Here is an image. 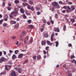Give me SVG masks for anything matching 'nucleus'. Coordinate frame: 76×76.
Instances as JSON below:
<instances>
[{
    "mask_svg": "<svg viewBox=\"0 0 76 76\" xmlns=\"http://www.w3.org/2000/svg\"><path fill=\"white\" fill-rule=\"evenodd\" d=\"M54 31L55 32H59V28H55Z\"/></svg>",
    "mask_w": 76,
    "mask_h": 76,
    "instance_id": "12",
    "label": "nucleus"
},
{
    "mask_svg": "<svg viewBox=\"0 0 76 76\" xmlns=\"http://www.w3.org/2000/svg\"><path fill=\"white\" fill-rule=\"evenodd\" d=\"M3 20H0V25H1L2 24V23L3 22Z\"/></svg>",
    "mask_w": 76,
    "mask_h": 76,
    "instance_id": "33",
    "label": "nucleus"
},
{
    "mask_svg": "<svg viewBox=\"0 0 76 76\" xmlns=\"http://www.w3.org/2000/svg\"><path fill=\"white\" fill-rule=\"evenodd\" d=\"M59 3L60 4H63V2L61 1H60L59 2Z\"/></svg>",
    "mask_w": 76,
    "mask_h": 76,
    "instance_id": "60",
    "label": "nucleus"
},
{
    "mask_svg": "<svg viewBox=\"0 0 76 76\" xmlns=\"http://www.w3.org/2000/svg\"><path fill=\"white\" fill-rule=\"evenodd\" d=\"M26 39L28 40L29 39V36H26Z\"/></svg>",
    "mask_w": 76,
    "mask_h": 76,
    "instance_id": "49",
    "label": "nucleus"
},
{
    "mask_svg": "<svg viewBox=\"0 0 76 76\" xmlns=\"http://www.w3.org/2000/svg\"><path fill=\"white\" fill-rule=\"evenodd\" d=\"M24 44H27V43L28 42V40H27L26 39H24Z\"/></svg>",
    "mask_w": 76,
    "mask_h": 76,
    "instance_id": "16",
    "label": "nucleus"
},
{
    "mask_svg": "<svg viewBox=\"0 0 76 76\" xmlns=\"http://www.w3.org/2000/svg\"><path fill=\"white\" fill-rule=\"evenodd\" d=\"M42 45H46V40H44L41 42Z\"/></svg>",
    "mask_w": 76,
    "mask_h": 76,
    "instance_id": "6",
    "label": "nucleus"
},
{
    "mask_svg": "<svg viewBox=\"0 0 76 76\" xmlns=\"http://www.w3.org/2000/svg\"><path fill=\"white\" fill-rule=\"evenodd\" d=\"M20 11L21 13H25V10H24V9L23 8L20 9Z\"/></svg>",
    "mask_w": 76,
    "mask_h": 76,
    "instance_id": "13",
    "label": "nucleus"
},
{
    "mask_svg": "<svg viewBox=\"0 0 76 76\" xmlns=\"http://www.w3.org/2000/svg\"><path fill=\"white\" fill-rule=\"evenodd\" d=\"M67 9L69 10H70L71 9V8L69 7V6H67Z\"/></svg>",
    "mask_w": 76,
    "mask_h": 76,
    "instance_id": "53",
    "label": "nucleus"
},
{
    "mask_svg": "<svg viewBox=\"0 0 76 76\" xmlns=\"http://www.w3.org/2000/svg\"><path fill=\"white\" fill-rule=\"evenodd\" d=\"M17 7L18 8H20V6L18 5H17Z\"/></svg>",
    "mask_w": 76,
    "mask_h": 76,
    "instance_id": "62",
    "label": "nucleus"
},
{
    "mask_svg": "<svg viewBox=\"0 0 76 76\" xmlns=\"http://www.w3.org/2000/svg\"><path fill=\"white\" fill-rule=\"evenodd\" d=\"M31 10H34V7H32L31 8Z\"/></svg>",
    "mask_w": 76,
    "mask_h": 76,
    "instance_id": "54",
    "label": "nucleus"
},
{
    "mask_svg": "<svg viewBox=\"0 0 76 76\" xmlns=\"http://www.w3.org/2000/svg\"><path fill=\"white\" fill-rule=\"evenodd\" d=\"M40 6L39 5H38L37 6H36V8L37 9V10H40Z\"/></svg>",
    "mask_w": 76,
    "mask_h": 76,
    "instance_id": "11",
    "label": "nucleus"
},
{
    "mask_svg": "<svg viewBox=\"0 0 76 76\" xmlns=\"http://www.w3.org/2000/svg\"><path fill=\"white\" fill-rule=\"evenodd\" d=\"M27 22L28 23H31L32 22V21L30 20H28Z\"/></svg>",
    "mask_w": 76,
    "mask_h": 76,
    "instance_id": "32",
    "label": "nucleus"
},
{
    "mask_svg": "<svg viewBox=\"0 0 76 76\" xmlns=\"http://www.w3.org/2000/svg\"><path fill=\"white\" fill-rule=\"evenodd\" d=\"M75 59H73L72 60V63H75Z\"/></svg>",
    "mask_w": 76,
    "mask_h": 76,
    "instance_id": "61",
    "label": "nucleus"
},
{
    "mask_svg": "<svg viewBox=\"0 0 76 76\" xmlns=\"http://www.w3.org/2000/svg\"><path fill=\"white\" fill-rule=\"evenodd\" d=\"M44 30V29H43V28H42L40 29V31L41 32H42Z\"/></svg>",
    "mask_w": 76,
    "mask_h": 76,
    "instance_id": "57",
    "label": "nucleus"
},
{
    "mask_svg": "<svg viewBox=\"0 0 76 76\" xmlns=\"http://www.w3.org/2000/svg\"><path fill=\"white\" fill-rule=\"evenodd\" d=\"M29 4H33V2H32L31 1H29Z\"/></svg>",
    "mask_w": 76,
    "mask_h": 76,
    "instance_id": "34",
    "label": "nucleus"
},
{
    "mask_svg": "<svg viewBox=\"0 0 76 76\" xmlns=\"http://www.w3.org/2000/svg\"><path fill=\"white\" fill-rule=\"evenodd\" d=\"M43 53L44 54H46L47 52H46V51L45 50H43Z\"/></svg>",
    "mask_w": 76,
    "mask_h": 76,
    "instance_id": "52",
    "label": "nucleus"
},
{
    "mask_svg": "<svg viewBox=\"0 0 76 76\" xmlns=\"http://www.w3.org/2000/svg\"><path fill=\"white\" fill-rule=\"evenodd\" d=\"M7 9L8 10H11V8L9 7H7Z\"/></svg>",
    "mask_w": 76,
    "mask_h": 76,
    "instance_id": "43",
    "label": "nucleus"
},
{
    "mask_svg": "<svg viewBox=\"0 0 76 76\" xmlns=\"http://www.w3.org/2000/svg\"><path fill=\"white\" fill-rule=\"evenodd\" d=\"M71 7L72 10H75V6L74 5L72 6Z\"/></svg>",
    "mask_w": 76,
    "mask_h": 76,
    "instance_id": "20",
    "label": "nucleus"
},
{
    "mask_svg": "<svg viewBox=\"0 0 76 76\" xmlns=\"http://www.w3.org/2000/svg\"><path fill=\"white\" fill-rule=\"evenodd\" d=\"M70 20L72 22V23H73L75 22V19L74 18H71Z\"/></svg>",
    "mask_w": 76,
    "mask_h": 76,
    "instance_id": "26",
    "label": "nucleus"
},
{
    "mask_svg": "<svg viewBox=\"0 0 76 76\" xmlns=\"http://www.w3.org/2000/svg\"><path fill=\"white\" fill-rule=\"evenodd\" d=\"M71 59H72V58H75V56H74V55H72L71 56Z\"/></svg>",
    "mask_w": 76,
    "mask_h": 76,
    "instance_id": "35",
    "label": "nucleus"
},
{
    "mask_svg": "<svg viewBox=\"0 0 76 76\" xmlns=\"http://www.w3.org/2000/svg\"><path fill=\"white\" fill-rule=\"evenodd\" d=\"M54 34L53 33L51 35V38H54Z\"/></svg>",
    "mask_w": 76,
    "mask_h": 76,
    "instance_id": "36",
    "label": "nucleus"
},
{
    "mask_svg": "<svg viewBox=\"0 0 76 76\" xmlns=\"http://www.w3.org/2000/svg\"><path fill=\"white\" fill-rule=\"evenodd\" d=\"M16 37L15 36H13L12 37V39H16Z\"/></svg>",
    "mask_w": 76,
    "mask_h": 76,
    "instance_id": "40",
    "label": "nucleus"
},
{
    "mask_svg": "<svg viewBox=\"0 0 76 76\" xmlns=\"http://www.w3.org/2000/svg\"><path fill=\"white\" fill-rule=\"evenodd\" d=\"M22 34H20V38H22V37H25V34H26V32L25 31H23L22 32Z\"/></svg>",
    "mask_w": 76,
    "mask_h": 76,
    "instance_id": "4",
    "label": "nucleus"
},
{
    "mask_svg": "<svg viewBox=\"0 0 76 76\" xmlns=\"http://www.w3.org/2000/svg\"><path fill=\"white\" fill-rule=\"evenodd\" d=\"M18 27H19V25L18 24L15 25L14 26V28H15V29L18 28Z\"/></svg>",
    "mask_w": 76,
    "mask_h": 76,
    "instance_id": "19",
    "label": "nucleus"
},
{
    "mask_svg": "<svg viewBox=\"0 0 76 76\" xmlns=\"http://www.w3.org/2000/svg\"><path fill=\"white\" fill-rule=\"evenodd\" d=\"M37 60H39V59H41V56H40V55H38V56H37Z\"/></svg>",
    "mask_w": 76,
    "mask_h": 76,
    "instance_id": "24",
    "label": "nucleus"
},
{
    "mask_svg": "<svg viewBox=\"0 0 76 76\" xmlns=\"http://www.w3.org/2000/svg\"><path fill=\"white\" fill-rule=\"evenodd\" d=\"M52 4L55 7V9H60V6L57 2L54 1L52 3Z\"/></svg>",
    "mask_w": 76,
    "mask_h": 76,
    "instance_id": "2",
    "label": "nucleus"
},
{
    "mask_svg": "<svg viewBox=\"0 0 76 76\" xmlns=\"http://www.w3.org/2000/svg\"><path fill=\"white\" fill-rule=\"evenodd\" d=\"M66 12V10H64L62 11V12L63 13H65V12Z\"/></svg>",
    "mask_w": 76,
    "mask_h": 76,
    "instance_id": "55",
    "label": "nucleus"
},
{
    "mask_svg": "<svg viewBox=\"0 0 76 76\" xmlns=\"http://www.w3.org/2000/svg\"><path fill=\"white\" fill-rule=\"evenodd\" d=\"M43 36H44V37L45 38H47V37H48V33H44V34H43Z\"/></svg>",
    "mask_w": 76,
    "mask_h": 76,
    "instance_id": "14",
    "label": "nucleus"
},
{
    "mask_svg": "<svg viewBox=\"0 0 76 76\" xmlns=\"http://www.w3.org/2000/svg\"><path fill=\"white\" fill-rule=\"evenodd\" d=\"M46 42L48 45H50V46H51L52 45H53V43H51V42H50V41L48 40Z\"/></svg>",
    "mask_w": 76,
    "mask_h": 76,
    "instance_id": "8",
    "label": "nucleus"
},
{
    "mask_svg": "<svg viewBox=\"0 0 76 76\" xmlns=\"http://www.w3.org/2000/svg\"><path fill=\"white\" fill-rule=\"evenodd\" d=\"M66 11L67 12V13H69V12H70V11L69 10H66Z\"/></svg>",
    "mask_w": 76,
    "mask_h": 76,
    "instance_id": "59",
    "label": "nucleus"
},
{
    "mask_svg": "<svg viewBox=\"0 0 76 76\" xmlns=\"http://www.w3.org/2000/svg\"><path fill=\"white\" fill-rule=\"evenodd\" d=\"M49 49V47L48 46H47L45 48V50H47V51H48Z\"/></svg>",
    "mask_w": 76,
    "mask_h": 76,
    "instance_id": "38",
    "label": "nucleus"
},
{
    "mask_svg": "<svg viewBox=\"0 0 76 76\" xmlns=\"http://www.w3.org/2000/svg\"><path fill=\"white\" fill-rule=\"evenodd\" d=\"M69 45V47H72V44L69 43V44L68 45Z\"/></svg>",
    "mask_w": 76,
    "mask_h": 76,
    "instance_id": "56",
    "label": "nucleus"
},
{
    "mask_svg": "<svg viewBox=\"0 0 76 76\" xmlns=\"http://www.w3.org/2000/svg\"><path fill=\"white\" fill-rule=\"evenodd\" d=\"M3 52H4V55H6V52L5 51H3Z\"/></svg>",
    "mask_w": 76,
    "mask_h": 76,
    "instance_id": "63",
    "label": "nucleus"
},
{
    "mask_svg": "<svg viewBox=\"0 0 76 76\" xmlns=\"http://www.w3.org/2000/svg\"><path fill=\"white\" fill-rule=\"evenodd\" d=\"M7 61V59L4 57H2L0 58V63H2L3 62L6 61Z\"/></svg>",
    "mask_w": 76,
    "mask_h": 76,
    "instance_id": "3",
    "label": "nucleus"
},
{
    "mask_svg": "<svg viewBox=\"0 0 76 76\" xmlns=\"http://www.w3.org/2000/svg\"><path fill=\"white\" fill-rule=\"evenodd\" d=\"M28 28H31V29H32V28H34V26L32 25H30L28 26Z\"/></svg>",
    "mask_w": 76,
    "mask_h": 76,
    "instance_id": "25",
    "label": "nucleus"
},
{
    "mask_svg": "<svg viewBox=\"0 0 76 76\" xmlns=\"http://www.w3.org/2000/svg\"><path fill=\"white\" fill-rule=\"evenodd\" d=\"M73 4V2H72L69 1L68 2V4H69L70 5L71 4Z\"/></svg>",
    "mask_w": 76,
    "mask_h": 76,
    "instance_id": "37",
    "label": "nucleus"
},
{
    "mask_svg": "<svg viewBox=\"0 0 76 76\" xmlns=\"http://www.w3.org/2000/svg\"><path fill=\"white\" fill-rule=\"evenodd\" d=\"M3 26L4 27H6L7 26V23H4L3 24Z\"/></svg>",
    "mask_w": 76,
    "mask_h": 76,
    "instance_id": "17",
    "label": "nucleus"
},
{
    "mask_svg": "<svg viewBox=\"0 0 76 76\" xmlns=\"http://www.w3.org/2000/svg\"><path fill=\"white\" fill-rule=\"evenodd\" d=\"M18 15H19V14L18 12L17 11H13L11 13V14L10 15V18H14L13 16H15V17H16V16Z\"/></svg>",
    "mask_w": 76,
    "mask_h": 76,
    "instance_id": "1",
    "label": "nucleus"
},
{
    "mask_svg": "<svg viewBox=\"0 0 76 76\" xmlns=\"http://www.w3.org/2000/svg\"><path fill=\"white\" fill-rule=\"evenodd\" d=\"M23 19H26V16H25V15L24 14H23Z\"/></svg>",
    "mask_w": 76,
    "mask_h": 76,
    "instance_id": "27",
    "label": "nucleus"
},
{
    "mask_svg": "<svg viewBox=\"0 0 76 76\" xmlns=\"http://www.w3.org/2000/svg\"><path fill=\"white\" fill-rule=\"evenodd\" d=\"M18 50H16L15 51V54H17L18 53V52H19Z\"/></svg>",
    "mask_w": 76,
    "mask_h": 76,
    "instance_id": "29",
    "label": "nucleus"
},
{
    "mask_svg": "<svg viewBox=\"0 0 76 76\" xmlns=\"http://www.w3.org/2000/svg\"><path fill=\"white\" fill-rule=\"evenodd\" d=\"M7 19H8V17L7 16L6 18L4 19V21H7Z\"/></svg>",
    "mask_w": 76,
    "mask_h": 76,
    "instance_id": "30",
    "label": "nucleus"
},
{
    "mask_svg": "<svg viewBox=\"0 0 76 76\" xmlns=\"http://www.w3.org/2000/svg\"><path fill=\"white\" fill-rule=\"evenodd\" d=\"M71 72V71L70 70H68L67 72H66V73H68V74H69V73H70Z\"/></svg>",
    "mask_w": 76,
    "mask_h": 76,
    "instance_id": "46",
    "label": "nucleus"
},
{
    "mask_svg": "<svg viewBox=\"0 0 76 76\" xmlns=\"http://www.w3.org/2000/svg\"><path fill=\"white\" fill-rule=\"evenodd\" d=\"M2 6H3L4 7L5 6V2H4L2 3Z\"/></svg>",
    "mask_w": 76,
    "mask_h": 76,
    "instance_id": "41",
    "label": "nucleus"
},
{
    "mask_svg": "<svg viewBox=\"0 0 76 76\" xmlns=\"http://www.w3.org/2000/svg\"><path fill=\"white\" fill-rule=\"evenodd\" d=\"M55 43H56V47H58V41H57L56 42H55Z\"/></svg>",
    "mask_w": 76,
    "mask_h": 76,
    "instance_id": "21",
    "label": "nucleus"
},
{
    "mask_svg": "<svg viewBox=\"0 0 76 76\" xmlns=\"http://www.w3.org/2000/svg\"><path fill=\"white\" fill-rule=\"evenodd\" d=\"M54 11V7H53L52 8V12H53Z\"/></svg>",
    "mask_w": 76,
    "mask_h": 76,
    "instance_id": "50",
    "label": "nucleus"
},
{
    "mask_svg": "<svg viewBox=\"0 0 76 76\" xmlns=\"http://www.w3.org/2000/svg\"><path fill=\"white\" fill-rule=\"evenodd\" d=\"M72 73H70L68 74V76H72Z\"/></svg>",
    "mask_w": 76,
    "mask_h": 76,
    "instance_id": "64",
    "label": "nucleus"
},
{
    "mask_svg": "<svg viewBox=\"0 0 76 76\" xmlns=\"http://www.w3.org/2000/svg\"><path fill=\"white\" fill-rule=\"evenodd\" d=\"M15 4H18L19 3V1L18 0H15Z\"/></svg>",
    "mask_w": 76,
    "mask_h": 76,
    "instance_id": "28",
    "label": "nucleus"
},
{
    "mask_svg": "<svg viewBox=\"0 0 76 76\" xmlns=\"http://www.w3.org/2000/svg\"><path fill=\"white\" fill-rule=\"evenodd\" d=\"M66 26L65 25H64L63 26V31H65V30H66Z\"/></svg>",
    "mask_w": 76,
    "mask_h": 76,
    "instance_id": "22",
    "label": "nucleus"
},
{
    "mask_svg": "<svg viewBox=\"0 0 76 76\" xmlns=\"http://www.w3.org/2000/svg\"><path fill=\"white\" fill-rule=\"evenodd\" d=\"M16 58V56L15 54H14L13 55L12 57V59L13 60V59H15Z\"/></svg>",
    "mask_w": 76,
    "mask_h": 76,
    "instance_id": "15",
    "label": "nucleus"
},
{
    "mask_svg": "<svg viewBox=\"0 0 76 76\" xmlns=\"http://www.w3.org/2000/svg\"><path fill=\"white\" fill-rule=\"evenodd\" d=\"M47 21H46V20H45V19H44L43 20V22H44V23H46V22Z\"/></svg>",
    "mask_w": 76,
    "mask_h": 76,
    "instance_id": "42",
    "label": "nucleus"
},
{
    "mask_svg": "<svg viewBox=\"0 0 76 76\" xmlns=\"http://www.w3.org/2000/svg\"><path fill=\"white\" fill-rule=\"evenodd\" d=\"M75 71H76V69H75V68H74L72 69V72H75Z\"/></svg>",
    "mask_w": 76,
    "mask_h": 76,
    "instance_id": "51",
    "label": "nucleus"
},
{
    "mask_svg": "<svg viewBox=\"0 0 76 76\" xmlns=\"http://www.w3.org/2000/svg\"><path fill=\"white\" fill-rule=\"evenodd\" d=\"M50 22H51L52 24H54V21H53V20H50Z\"/></svg>",
    "mask_w": 76,
    "mask_h": 76,
    "instance_id": "58",
    "label": "nucleus"
},
{
    "mask_svg": "<svg viewBox=\"0 0 76 76\" xmlns=\"http://www.w3.org/2000/svg\"><path fill=\"white\" fill-rule=\"evenodd\" d=\"M11 23L12 24H16V21L14 20H12L11 21Z\"/></svg>",
    "mask_w": 76,
    "mask_h": 76,
    "instance_id": "18",
    "label": "nucleus"
},
{
    "mask_svg": "<svg viewBox=\"0 0 76 76\" xmlns=\"http://www.w3.org/2000/svg\"><path fill=\"white\" fill-rule=\"evenodd\" d=\"M15 69L16 70H17V71H18V73H21V68H15Z\"/></svg>",
    "mask_w": 76,
    "mask_h": 76,
    "instance_id": "9",
    "label": "nucleus"
},
{
    "mask_svg": "<svg viewBox=\"0 0 76 76\" xmlns=\"http://www.w3.org/2000/svg\"><path fill=\"white\" fill-rule=\"evenodd\" d=\"M45 24H43V25L42 26V28L44 29V28H45Z\"/></svg>",
    "mask_w": 76,
    "mask_h": 76,
    "instance_id": "47",
    "label": "nucleus"
},
{
    "mask_svg": "<svg viewBox=\"0 0 76 76\" xmlns=\"http://www.w3.org/2000/svg\"><path fill=\"white\" fill-rule=\"evenodd\" d=\"M27 7L29 10H30V9H31V6H30L28 5V6Z\"/></svg>",
    "mask_w": 76,
    "mask_h": 76,
    "instance_id": "48",
    "label": "nucleus"
},
{
    "mask_svg": "<svg viewBox=\"0 0 76 76\" xmlns=\"http://www.w3.org/2000/svg\"><path fill=\"white\" fill-rule=\"evenodd\" d=\"M28 60H27V59L25 61L24 63V64H26L27 63H28Z\"/></svg>",
    "mask_w": 76,
    "mask_h": 76,
    "instance_id": "31",
    "label": "nucleus"
},
{
    "mask_svg": "<svg viewBox=\"0 0 76 76\" xmlns=\"http://www.w3.org/2000/svg\"><path fill=\"white\" fill-rule=\"evenodd\" d=\"M37 15H41V13L39 11H38L37 13Z\"/></svg>",
    "mask_w": 76,
    "mask_h": 76,
    "instance_id": "45",
    "label": "nucleus"
},
{
    "mask_svg": "<svg viewBox=\"0 0 76 76\" xmlns=\"http://www.w3.org/2000/svg\"><path fill=\"white\" fill-rule=\"evenodd\" d=\"M11 75L12 76H16V72H15V71H12L11 72Z\"/></svg>",
    "mask_w": 76,
    "mask_h": 76,
    "instance_id": "7",
    "label": "nucleus"
},
{
    "mask_svg": "<svg viewBox=\"0 0 76 76\" xmlns=\"http://www.w3.org/2000/svg\"><path fill=\"white\" fill-rule=\"evenodd\" d=\"M28 4H27V3H23V6H26V5H28Z\"/></svg>",
    "mask_w": 76,
    "mask_h": 76,
    "instance_id": "39",
    "label": "nucleus"
},
{
    "mask_svg": "<svg viewBox=\"0 0 76 76\" xmlns=\"http://www.w3.org/2000/svg\"><path fill=\"white\" fill-rule=\"evenodd\" d=\"M23 54L22 53H20L18 56V57L19 58H22V57H23Z\"/></svg>",
    "mask_w": 76,
    "mask_h": 76,
    "instance_id": "10",
    "label": "nucleus"
},
{
    "mask_svg": "<svg viewBox=\"0 0 76 76\" xmlns=\"http://www.w3.org/2000/svg\"><path fill=\"white\" fill-rule=\"evenodd\" d=\"M32 58L34 60H36V58H37V56L34 55L32 57Z\"/></svg>",
    "mask_w": 76,
    "mask_h": 76,
    "instance_id": "23",
    "label": "nucleus"
},
{
    "mask_svg": "<svg viewBox=\"0 0 76 76\" xmlns=\"http://www.w3.org/2000/svg\"><path fill=\"white\" fill-rule=\"evenodd\" d=\"M5 69L7 70H9L11 68V66L10 65H5Z\"/></svg>",
    "mask_w": 76,
    "mask_h": 76,
    "instance_id": "5",
    "label": "nucleus"
},
{
    "mask_svg": "<svg viewBox=\"0 0 76 76\" xmlns=\"http://www.w3.org/2000/svg\"><path fill=\"white\" fill-rule=\"evenodd\" d=\"M63 9H66L67 8V6H64L63 7Z\"/></svg>",
    "mask_w": 76,
    "mask_h": 76,
    "instance_id": "44",
    "label": "nucleus"
}]
</instances>
